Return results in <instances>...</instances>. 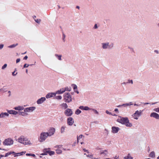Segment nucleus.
Instances as JSON below:
<instances>
[{
    "mask_svg": "<svg viewBox=\"0 0 159 159\" xmlns=\"http://www.w3.org/2000/svg\"><path fill=\"white\" fill-rule=\"evenodd\" d=\"M117 121L122 124L125 125L126 127H131L132 126L131 123L129 122V120L127 117L119 116L117 120Z\"/></svg>",
    "mask_w": 159,
    "mask_h": 159,
    "instance_id": "f257e3e1",
    "label": "nucleus"
},
{
    "mask_svg": "<svg viewBox=\"0 0 159 159\" xmlns=\"http://www.w3.org/2000/svg\"><path fill=\"white\" fill-rule=\"evenodd\" d=\"M63 99L66 102L70 103L72 101V99L71 96L69 93H65L63 95Z\"/></svg>",
    "mask_w": 159,
    "mask_h": 159,
    "instance_id": "f03ea898",
    "label": "nucleus"
},
{
    "mask_svg": "<svg viewBox=\"0 0 159 159\" xmlns=\"http://www.w3.org/2000/svg\"><path fill=\"white\" fill-rule=\"evenodd\" d=\"M113 47L114 43H110L109 42L102 43V47L104 49H112Z\"/></svg>",
    "mask_w": 159,
    "mask_h": 159,
    "instance_id": "7ed1b4c3",
    "label": "nucleus"
},
{
    "mask_svg": "<svg viewBox=\"0 0 159 159\" xmlns=\"http://www.w3.org/2000/svg\"><path fill=\"white\" fill-rule=\"evenodd\" d=\"M48 136H49L48 132L41 133L40 134V138L39 139V142H42L44 141Z\"/></svg>",
    "mask_w": 159,
    "mask_h": 159,
    "instance_id": "20e7f679",
    "label": "nucleus"
},
{
    "mask_svg": "<svg viewBox=\"0 0 159 159\" xmlns=\"http://www.w3.org/2000/svg\"><path fill=\"white\" fill-rule=\"evenodd\" d=\"M143 111V110H137L135 111V112L132 115L133 118L136 120H138L139 117H140Z\"/></svg>",
    "mask_w": 159,
    "mask_h": 159,
    "instance_id": "39448f33",
    "label": "nucleus"
},
{
    "mask_svg": "<svg viewBox=\"0 0 159 159\" xmlns=\"http://www.w3.org/2000/svg\"><path fill=\"white\" fill-rule=\"evenodd\" d=\"M3 144L6 146H10L13 143V140L10 138L6 139L3 142Z\"/></svg>",
    "mask_w": 159,
    "mask_h": 159,
    "instance_id": "423d86ee",
    "label": "nucleus"
},
{
    "mask_svg": "<svg viewBox=\"0 0 159 159\" xmlns=\"http://www.w3.org/2000/svg\"><path fill=\"white\" fill-rule=\"evenodd\" d=\"M64 113L67 116H70L73 114V111L71 109L67 108L65 111Z\"/></svg>",
    "mask_w": 159,
    "mask_h": 159,
    "instance_id": "0eeeda50",
    "label": "nucleus"
},
{
    "mask_svg": "<svg viewBox=\"0 0 159 159\" xmlns=\"http://www.w3.org/2000/svg\"><path fill=\"white\" fill-rule=\"evenodd\" d=\"M35 109V107H31L24 108V111L27 112H31L34 111Z\"/></svg>",
    "mask_w": 159,
    "mask_h": 159,
    "instance_id": "6e6552de",
    "label": "nucleus"
},
{
    "mask_svg": "<svg viewBox=\"0 0 159 159\" xmlns=\"http://www.w3.org/2000/svg\"><path fill=\"white\" fill-rule=\"evenodd\" d=\"M67 122L69 125H72L74 123L73 119L71 117H69L67 119Z\"/></svg>",
    "mask_w": 159,
    "mask_h": 159,
    "instance_id": "1a4fd4ad",
    "label": "nucleus"
},
{
    "mask_svg": "<svg viewBox=\"0 0 159 159\" xmlns=\"http://www.w3.org/2000/svg\"><path fill=\"white\" fill-rule=\"evenodd\" d=\"M55 129L54 128H51L48 132L49 136H51L54 134L55 132Z\"/></svg>",
    "mask_w": 159,
    "mask_h": 159,
    "instance_id": "9d476101",
    "label": "nucleus"
},
{
    "mask_svg": "<svg viewBox=\"0 0 159 159\" xmlns=\"http://www.w3.org/2000/svg\"><path fill=\"white\" fill-rule=\"evenodd\" d=\"M150 116L151 117H153L156 119H159V115L156 112H152L150 115Z\"/></svg>",
    "mask_w": 159,
    "mask_h": 159,
    "instance_id": "9b49d317",
    "label": "nucleus"
},
{
    "mask_svg": "<svg viewBox=\"0 0 159 159\" xmlns=\"http://www.w3.org/2000/svg\"><path fill=\"white\" fill-rule=\"evenodd\" d=\"M46 100L45 97H41V98L38 99L36 102L37 104H39L43 103Z\"/></svg>",
    "mask_w": 159,
    "mask_h": 159,
    "instance_id": "f8f14e48",
    "label": "nucleus"
},
{
    "mask_svg": "<svg viewBox=\"0 0 159 159\" xmlns=\"http://www.w3.org/2000/svg\"><path fill=\"white\" fill-rule=\"evenodd\" d=\"M56 95V93H50L46 94V98H49L55 96Z\"/></svg>",
    "mask_w": 159,
    "mask_h": 159,
    "instance_id": "ddd939ff",
    "label": "nucleus"
},
{
    "mask_svg": "<svg viewBox=\"0 0 159 159\" xmlns=\"http://www.w3.org/2000/svg\"><path fill=\"white\" fill-rule=\"evenodd\" d=\"M111 131L113 133H117L120 130V128L118 127L113 126L111 128Z\"/></svg>",
    "mask_w": 159,
    "mask_h": 159,
    "instance_id": "4468645a",
    "label": "nucleus"
},
{
    "mask_svg": "<svg viewBox=\"0 0 159 159\" xmlns=\"http://www.w3.org/2000/svg\"><path fill=\"white\" fill-rule=\"evenodd\" d=\"M24 136H21L19 137V138L17 139V141L20 143L22 144H23L24 141L25 139Z\"/></svg>",
    "mask_w": 159,
    "mask_h": 159,
    "instance_id": "2eb2a0df",
    "label": "nucleus"
},
{
    "mask_svg": "<svg viewBox=\"0 0 159 159\" xmlns=\"http://www.w3.org/2000/svg\"><path fill=\"white\" fill-rule=\"evenodd\" d=\"M79 108L81 110L85 111L90 110V108L88 106H80L79 107Z\"/></svg>",
    "mask_w": 159,
    "mask_h": 159,
    "instance_id": "dca6fc26",
    "label": "nucleus"
},
{
    "mask_svg": "<svg viewBox=\"0 0 159 159\" xmlns=\"http://www.w3.org/2000/svg\"><path fill=\"white\" fill-rule=\"evenodd\" d=\"M24 141L25 142H24V143H23V144L24 145H31L32 144V143L30 141V140H28L27 138L25 139Z\"/></svg>",
    "mask_w": 159,
    "mask_h": 159,
    "instance_id": "f3484780",
    "label": "nucleus"
},
{
    "mask_svg": "<svg viewBox=\"0 0 159 159\" xmlns=\"http://www.w3.org/2000/svg\"><path fill=\"white\" fill-rule=\"evenodd\" d=\"M65 92L64 90V89L62 88L60 89L59 90H58L55 93H56V94H60L63 93Z\"/></svg>",
    "mask_w": 159,
    "mask_h": 159,
    "instance_id": "a211bd4d",
    "label": "nucleus"
},
{
    "mask_svg": "<svg viewBox=\"0 0 159 159\" xmlns=\"http://www.w3.org/2000/svg\"><path fill=\"white\" fill-rule=\"evenodd\" d=\"M14 109L16 110L22 111L23 110H24V108L23 107L18 106V107H15Z\"/></svg>",
    "mask_w": 159,
    "mask_h": 159,
    "instance_id": "6ab92c4d",
    "label": "nucleus"
},
{
    "mask_svg": "<svg viewBox=\"0 0 159 159\" xmlns=\"http://www.w3.org/2000/svg\"><path fill=\"white\" fill-rule=\"evenodd\" d=\"M9 114L7 112H2L0 114V118H3L5 116H8Z\"/></svg>",
    "mask_w": 159,
    "mask_h": 159,
    "instance_id": "aec40b11",
    "label": "nucleus"
},
{
    "mask_svg": "<svg viewBox=\"0 0 159 159\" xmlns=\"http://www.w3.org/2000/svg\"><path fill=\"white\" fill-rule=\"evenodd\" d=\"M26 151L22 152H18L16 153V155H14V157L18 156H21L25 153Z\"/></svg>",
    "mask_w": 159,
    "mask_h": 159,
    "instance_id": "412c9836",
    "label": "nucleus"
},
{
    "mask_svg": "<svg viewBox=\"0 0 159 159\" xmlns=\"http://www.w3.org/2000/svg\"><path fill=\"white\" fill-rule=\"evenodd\" d=\"M26 112L22 111H18V114L20 115H21L23 116H25L28 115V114L26 113H25Z\"/></svg>",
    "mask_w": 159,
    "mask_h": 159,
    "instance_id": "4be33fe9",
    "label": "nucleus"
},
{
    "mask_svg": "<svg viewBox=\"0 0 159 159\" xmlns=\"http://www.w3.org/2000/svg\"><path fill=\"white\" fill-rule=\"evenodd\" d=\"M107 150H105L103 151H100V155L104 154L105 155H106L107 154Z\"/></svg>",
    "mask_w": 159,
    "mask_h": 159,
    "instance_id": "5701e85b",
    "label": "nucleus"
},
{
    "mask_svg": "<svg viewBox=\"0 0 159 159\" xmlns=\"http://www.w3.org/2000/svg\"><path fill=\"white\" fill-rule=\"evenodd\" d=\"M124 158L125 159H133V157L130 156L129 153L127 156L124 157Z\"/></svg>",
    "mask_w": 159,
    "mask_h": 159,
    "instance_id": "b1692460",
    "label": "nucleus"
},
{
    "mask_svg": "<svg viewBox=\"0 0 159 159\" xmlns=\"http://www.w3.org/2000/svg\"><path fill=\"white\" fill-rule=\"evenodd\" d=\"M55 56L59 60L61 61L62 60L61 57L62 55H58L57 54H55Z\"/></svg>",
    "mask_w": 159,
    "mask_h": 159,
    "instance_id": "393cba45",
    "label": "nucleus"
},
{
    "mask_svg": "<svg viewBox=\"0 0 159 159\" xmlns=\"http://www.w3.org/2000/svg\"><path fill=\"white\" fill-rule=\"evenodd\" d=\"M50 149L49 148L48 149L45 148L43 149V152H44L45 154H46V155H47L49 153V150H48V149Z\"/></svg>",
    "mask_w": 159,
    "mask_h": 159,
    "instance_id": "a878e982",
    "label": "nucleus"
},
{
    "mask_svg": "<svg viewBox=\"0 0 159 159\" xmlns=\"http://www.w3.org/2000/svg\"><path fill=\"white\" fill-rule=\"evenodd\" d=\"M66 127V126H63L62 127H61V134H62L64 133L65 131V130Z\"/></svg>",
    "mask_w": 159,
    "mask_h": 159,
    "instance_id": "bb28decb",
    "label": "nucleus"
},
{
    "mask_svg": "<svg viewBox=\"0 0 159 159\" xmlns=\"http://www.w3.org/2000/svg\"><path fill=\"white\" fill-rule=\"evenodd\" d=\"M65 92L66 91L70 92L71 90V88L70 87H66L64 89Z\"/></svg>",
    "mask_w": 159,
    "mask_h": 159,
    "instance_id": "cd10ccee",
    "label": "nucleus"
},
{
    "mask_svg": "<svg viewBox=\"0 0 159 159\" xmlns=\"http://www.w3.org/2000/svg\"><path fill=\"white\" fill-rule=\"evenodd\" d=\"M149 156L151 157H155V152L154 151L151 152L149 154Z\"/></svg>",
    "mask_w": 159,
    "mask_h": 159,
    "instance_id": "c85d7f7f",
    "label": "nucleus"
},
{
    "mask_svg": "<svg viewBox=\"0 0 159 159\" xmlns=\"http://www.w3.org/2000/svg\"><path fill=\"white\" fill-rule=\"evenodd\" d=\"M18 44L17 43L16 44H13L11 45H10L8 47L9 48H12L15 47L16 46H17Z\"/></svg>",
    "mask_w": 159,
    "mask_h": 159,
    "instance_id": "c756f323",
    "label": "nucleus"
},
{
    "mask_svg": "<svg viewBox=\"0 0 159 159\" xmlns=\"http://www.w3.org/2000/svg\"><path fill=\"white\" fill-rule=\"evenodd\" d=\"M81 112V111L79 109H77L75 111V114L76 115H78Z\"/></svg>",
    "mask_w": 159,
    "mask_h": 159,
    "instance_id": "7c9ffc66",
    "label": "nucleus"
},
{
    "mask_svg": "<svg viewBox=\"0 0 159 159\" xmlns=\"http://www.w3.org/2000/svg\"><path fill=\"white\" fill-rule=\"evenodd\" d=\"M61 106H62L63 107H64L65 109H67V108L68 107V105L66 103H63L61 104Z\"/></svg>",
    "mask_w": 159,
    "mask_h": 159,
    "instance_id": "2f4dec72",
    "label": "nucleus"
},
{
    "mask_svg": "<svg viewBox=\"0 0 159 159\" xmlns=\"http://www.w3.org/2000/svg\"><path fill=\"white\" fill-rule=\"evenodd\" d=\"M56 153L58 154H60L62 153V151L59 149H57L56 150Z\"/></svg>",
    "mask_w": 159,
    "mask_h": 159,
    "instance_id": "473e14b6",
    "label": "nucleus"
},
{
    "mask_svg": "<svg viewBox=\"0 0 159 159\" xmlns=\"http://www.w3.org/2000/svg\"><path fill=\"white\" fill-rule=\"evenodd\" d=\"M90 110H92L96 114H99L98 112L97 111V110L94 109L90 108Z\"/></svg>",
    "mask_w": 159,
    "mask_h": 159,
    "instance_id": "72a5a7b5",
    "label": "nucleus"
},
{
    "mask_svg": "<svg viewBox=\"0 0 159 159\" xmlns=\"http://www.w3.org/2000/svg\"><path fill=\"white\" fill-rule=\"evenodd\" d=\"M71 86L73 87V88L74 90H75L77 88V86L75 84H72Z\"/></svg>",
    "mask_w": 159,
    "mask_h": 159,
    "instance_id": "f704fd0d",
    "label": "nucleus"
},
{
    "mask_svg": "<svg viewBox=\"0 0 159 159\" xmlns=\"http://www.w3.org/2000/svg\"><path fill=\"white\" fill-rule=\"evenodd\" d=\"M55 154V152L53 151H51L49 150V155L52 156V155H53Z\"/></svg>",
    "mask_w": 159,
    "mask_h": 159,
    "instance_id": "c9c22d12",
    "label": "nucleus"
},
{
    "mask_svg": "<svg viewBox=\"0 0 159 159\" xmlns=\"http://www.w3.org/2000/svg\"><path fill=\"white\" fill-rule=\"evenodd\" d=\"M55 98L58 100H61L62 99V97L61 95H58L56 96Z\"/></svg>",
    "mask_w": 159,
    "mask_h": 159,
    "instance_id": "e433bc0d",
    "label": "nucleus"
},
{
    "mask_svg": "<svg viewBox=\"0 0 159 159\" xmlns=\"http://www.w3.org/2000/svg\"><path fill=\"white\" fill-rule=\"evenodd\" d=\"M37 23L39 24L40 23V22L41 21V20L40 19H37L36 20H34Z\"/></svg>",
    "mask_w": 159,
    "mask_h": 159,
    "instance_id": "4c0bfd02",
    "label": "nucleus"
},
{
    "mask_svg": "<svg viewBox=\"0 0 159 159\" xmlns=\"http://www.w3.org/2000/svg\"><path fill=\"white\" fill-rule=\"evenodd\" d=\"M13 110H8L7 112L10 114H13Z\"/></svg>",
    "mask_w": 159,
    "mask_h": 159,
    "instance_id": "58836bf2",
    "label": "nucleus"
},
{
    "mask_svg": "<svg viewBox=\"0 0 159 159\" xmlns=\"http://www.w3.org/2000/svg\"><path fill=\"white\" fill-rule=\"evenodd\" d=\"M83 137V135L82 134H80V136L78 137L77 136V141H78V140L80 139H81Z\"/></svg>",
    "mask_w": 159,
    "mask_h": 159,
    "instance_id": "ea45409f",
    "label": "nucleus"
},
{
    "mask_svg": "<svg viewBox=\"0 0 159 159\" xmlns=\"http://www.w3.org/2000/svg\"><path fill=\"white\" fill-rule=\"evenodd\" d=\"M7 64H4L2 67V69L3 70L5 69L7 66Z\"/></svg>",
    "mask_w": 159,
    "mask_h": 159,
    "instance_id": "a19ab883",
    "label": "nucleus"
},
{
    "mask_svg": "<svg viewBox=\"0 0 159 159\" xmlns=\"http://www.w3.org/2000/svg\"><path fill=\"white\" fill-rule=\"evenodd\" d=\"M122 106L123 107H126L127 106H128L127 103L123 104H122Z\"/></svg>",
    "mask_w": 159,
    "mask_h": 159,
    "instance_id": "79ce46f5",
    "label": "nucleus"
},
{
    "mask_svg": "<svg viewBox=\"0 0 159 159\" xmlns=\"http://www.w3.org/2000/svg\"><path fill=\"white\" fill-rule=\"evenodd\" d=\"M104 130H105V134L106 135H107L108 134V133H109L108 130L107 129H105Z\"/></svg>",
    "mask_w": 159,
    "mask_h": 159,
    "instance_id": "37998d69",
    "label": "nucleus"
},
{
    "mask_svg": "<svg viewBox=\"0 0 159 159\" xmlns=\"http://www.w3.org/2000/svg\"><path fill=\"white\" fill-rule=\"evenodd\" d=\"M154 111L156 112H159V107L154 108Z\"/></svg>",
    "mask_w": 159,
    "mask_h": 159,
    "instance_id": "c03bdc74",
    "label": "nucleus"
},
{
    "mask_svg": "<svg viewBox=\"0 0 159 159\" xmlns=\"http://www.w3.org/2000/svg\"><path fill=\"white\" fill-rule=\"evenodd\" d=\"M127 84L128 83H131V84H133V81L132 80H128V82H127Z\"/></svg>",
    "mask_w": 159,
    "mask_h": 159,
    "instance_id": "a18cd8bd",
    "label": "nucleus"
},
{
    "mask_svg": "<svg viewBox=\"0 0 159 159\" xmlns=\"http://www.w3.org/2000/svg\"><path fill=\"white\" fill-rule=\"evenodd\" d=\"M29 66V65L27 64H25L23 68L28 67Z\"/></svg>",
    "mask_w": 159,
    "mask_h": 159,
    "instance_id": "49530a36",
    "label": "nucleus"
},
{
    "mask_svg": "<svg viewBox=\"0 0 159 159\" xmlns=\"http://www.w3.org/2000/svg\"><path fill=\"white\" fill-rule=\"evenodd\" d=\"M62 146V145H57L55 147L56 148H57L58 149H59V148H61Z\"/></svg>",
    "mask_w": 159,
    "mask_h": 159,
    "instance_id": "de8ad7c7",
    "label": "nucleus"
},
{
    "mask_svg": "<svg viewBox=\"0 0 159 159\" xmlns=\"http://www.w3.org/2000/svg\"><path fill=\"white\" fill-rule=\"evenodd\" d=\"M93 155L91 154V155H87V157H90L91 158H93Z\"/></svg>",
    "mask_w": 159,
    "mask_h": 159,
    "instance_id": "09e8293b",
    "label": "nucleus"
},
{
    "mask_svg": "<svg viewBox=\"0 0 159 159\" xmlns=\"http://www.w3.org/2000/svg\"><path fill=\"white\" fill-rule=\"evenodd\" d=\"M105 112L107 114L112 115V114L111 112H109L108 110H106Z\"/></svg>",
    "mask_w": 159,
    "mask_h": 159,
    "instance_id": "8fccbe9b",
    "label": "nucleus"
},
{
    "mask_svg": "<svg viewBox=\"0 0 159 159\" xmlns=\"http://www.w3.org/2000/svg\"><path fill=\"white\" fill-rule=\"evenodd\" d=\"M18 111H15L13 110V115H16L17 114H18Z\"/></svg>",
    "mask_w": 159,
    "mask_h": 159,
    "instance_id": "3c124183",
    "label": "nucleus"
},
{
    "mask_svg": "<svg viewBox=\"0 0 159 159\" xmlns=\"http://www.w3.org/2000/svg\"><path fill=\"white\" fill-rule=\"evenodd\" d=\"M15 73V71H14L12 73V75L13 76H15L17 74V72H16V73Z\"/></svg>",
    "mask_w": 159,
    "mask_h": 159,
    "instance_id": "603ef678",
    "label": "nucleus"
},
{
    "mask_svg": "<svg viewBox=\"0 0 159 159\" xmlns=\"http://www.w3.org/2000/svg\"><path fill=\"white\" fill-rule=\"evenodd\" d=\"M4 47V45L2 44H0V49H2Z\"/></svg>",
    "mask_w": 159,
    "mask_h": 159,
    "instance_id": "864d4df0",
    "label": "nucleus"
},
{
    "mask_svg": "<svg viewBox=\"0 0 159 159\" xmlns=\"http://www.w3.org/2000/svg\"><path fill=\"white\" fill-rule=\"evenodd\" d=\"M83 150L84 152H86L87 153H89V152L88 151V150L86 149L85 148H83Z\"/></svg>",
    "mask_w": 159,
    "mask_h": 159,
    "instance_id": "5fc2aeb1",
    "label": "nucleus"
},
{
    "mask_svg": "<svg viewBox=\"0 0 159 159\" xmlns=\"http://www.w3.org/2000/svg\"><path fill=\"white\" fill-rule=\"evenodd\" d=\"M65 37H66V36H65V34H62V39H63V40H64V41H65Z\"/></svg>",
    "mask_w": 159,
    "mask_h": 159,
    "instance_id": "6e6d98bb",
    "label": "nucleus"
},
{
    "mask_svg": "<svg viewBox=\"0 0 159 159\" xmlns=\"http://www.w3.org/2000/svg\"><path fill=\"white\" fill-rule=\"evenodd\" d=\"M98 28V26H97V24H95L94 27H93V28L94 29H97Z\"/></svg>",
    "mask_w": 159,
    "mask_h": 159,
    "instance_id": "4d7b16f0",
    "label": "nucleus"
},
{
    "mask_svg": "<svg viewBox=\"0 0 159 159\" xmlns=\"http://www.w3.org/2000/svg\"><path fill=\"white\" fill-rule=\"evenodd\" d=\"M127 104L128 105V106L132 105L133 104L132 103V102H130L129 103H127Z\"/></svg>",
    "mask_w": 159,
    "mask_h": 159,
    "instance_id": "13d9d810",
    "label": "nucleus"
},
{
    "mask_svg": "<svg viewBox=\"0 0 159 159\" xmlns=\"http://www.w3.org/2000/svg\"><path fill=\"white\" fill-rule=\"evenodd\" d=\"M20 58H18L16 60V63H18V62H19L20 61Z\"/></svg>",
    "mask_w": 159,
    "mask_h": 159,
    "instance_id": "bf43d9fd",
    "label": "nucleus"
},
{
    "mask_svg": "<svg viewBox=\"0 0 159 159\" xmlns=\"http://www.w3.org/2000/svg\"><path fill=\"white\" fill-rule=\"evenodd\" d=\"M114 111L117 113H119L118 110L117 108H116L115 109Z\"/></svg>",
    "mask_w": 159,
    "mask_h": 159,
    "instance_id": "052dcab7",
    "label": "nucleus"
},
{
    "mask_svg": "<svg viewBox=\"0 0 159 159\" xmlns=\"http://www.w3.org/2000/svg\"><path fill=\"white\" fill-rule=\"evenodd\" d=\"M9 155L8 152L6 153L4 155V157H7Z\"/></svg>",
    "mask_w": 159,
    "mask_h": 159,
    "instance_id": "680f3d73",
    "label": "nucleus"
},
{
    "mask_svg": "<svg viewBox=\"0 0 159 159\" xmlns=\"http://www.w3.org/2000/svg\"><path fill=\"white\" fill-rule=\"evenodd\" d=\"M28 56H25L23 58L24 60H26L28 58Z\"/></svg>",
    "mask_w": 159,
    "mask_h": 159,
    "instance_id": "e2e57ef3",
    "label": "nucleus"
},
{
    "mask_svg": "<svg viewBox=\"0 0 159 159\" xmlns=\"http://www.w3.org/2000/svg\"><path fill=\"white\" fill-rule=\"evenodd\" d=\"M134 106H139L140 105L139 104H136L135 103H134Z\"/></svg>",
    "mask_w": 159,
    "mask_h": 159,
    "instance_id": "0e129e2a",
    "label": "nucleus"
},
{
    "mask_svg": "<svg viewBox=\"0 0 159 159\" xmlns=\"http://www.w3.org/2000/svg\"><path fill=\"white\" fill-rule=\"evenodd\" d=\"M117 107H119V108H121V107H123L122 106V104L119 105H118V106H117Z\"/></svg>",
    "mask_w": 159,
    "mask_h": 159,
    "instance_id": "69168bd1",
    "label": "nucleus"
},
{
    "mask_svg": "<svg viewBox=\"0 0 159 159\" xmlns=\"http://www.w3.org/2000/svg\"><path fill=\"white\" fill-rule=\"evenodd\" d=\"M154 52H155L157 53V54H158L159 53V51L157 50H155L154 51Z\"/></svg>",
    "mask_w": 159,
    "mask_h": 159,
    "instance_id": "338daca9",
    "label": "nucleus"
},
{
    "mask_svg": "<svg viewBox=\"0 0 159 159\" xmlns=\"http://www.w3.org/2000/svg\"><path fill=\"white\" fill-rule=\"evenodd\" d=\"M2 89V92H6L7 91L6 90H5V89Z\"/></svg>",
    "mask_w": 159,
    "mask_h": 159,
    "instance_id": "774afa93",
    "label": "nucleus"
}]
</instances>
